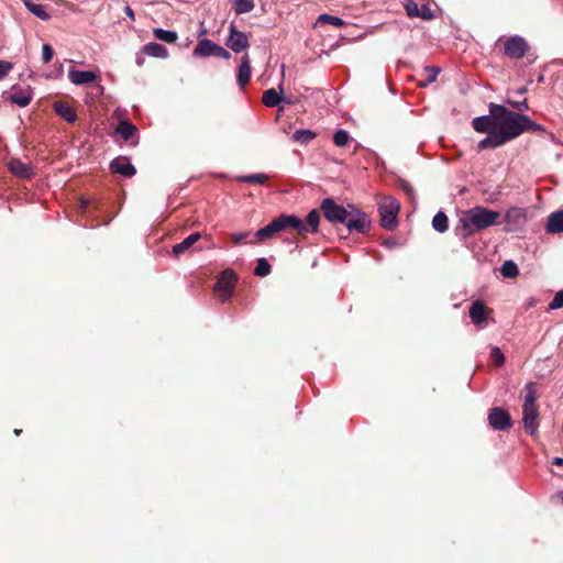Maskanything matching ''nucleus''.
Masks as SVG:
<instances>
[{
  "label": "nucleus",
  "instance_id": "obj_14",
  "mask_svg": "<svg viewBox=\"0 0 563 563\" xmlns=\"http://www.w3.org/2000/svg\"><path fill=\"white\" fill-rule=\"evenodd\" d=\"M277 219L279 223H283V230L291 228L295 229L298 234H305L308 232V228L305 222L295 214H282L277 217Z\"/></svg>",
  "mask_w": 563,
  "mask_h": 563
},
{
  "label": "nucleus",
  "instance_id": "obj_39",
  "mask_svg": "<svg viewBox=\"0 0 563 563\" xmlns=\"http://www.w3.org/2000/svg\"><path fill=\"white\" fill-rule=\"evenodd\" d=\"M271 273V265L266 258L262 257L257 261L254 274L260 277H265Z\"/></svg>",
  "mask_w": 563,
  "mask_h": 563
},
{
  "label": "nucleus",
  "instance_id": "obj_37",
  "mask_svg": "<svg viewBox=\"0 0 563 563\" xmlns=\"http://www.w3.org/2000/svg\"><path fill=\"white\" fill-rule=\"evenodd\" d=\"M233 3L236 14L251 12L255 7L253 0H233Z\"/></svg>",
  "mask_w": 563,
  "mask_h": 563
},
{
  "label": "nucleus",
  "instance_id": "obj_1",
  "mask_svg": "<svg viewBox=\"0 0 563 563\" xmlns=\"http://www.w3.org/2000/svg\"><path fill=\"white\" fill-rule=\"evenodd\" d=\"M490 114H495V132L500 135L505 143L510 142L528 131L544 132V128L529 117L514 112L497 103L489 104Z\"/></svg>",
  "mask_w": 563,
  "mask_h": 563
},
{
  "label": "nucleus",
  "instance_id": "obj_52",
  "mask_svg": "<svg viewBox=\"0 0 563 563\" xmlns=\"http://www.w3.org/2000/svg\"><path fill=\"white\" fill-rule=\"evenodd\" d=\"M553 464L554 465H562L563 464V459L562 457H554L553 459Z\"/></svg>",
  "mask_w": 563,
  "mask_h": 563
},
{
  "label": "nucleus",
  "instance_id": "obj_32",
  "mask_svg": "<svg viewBox=\"0 0 563 563\" xmlns=\"http://www.w3.org/2000/svg\"><path fill=\"white\" fill-rule=\"evenodd\" d=\"M432 227L435 231L443 233L449 228V220L444 212L439 211L432 219Z\"/></svg>",
  "mask_w": 563,
  "mask_h": 563
},
{
  "label": "nucleus",
  "instance_id": "obj_4",
  "mask_svg": "<svg viewBox=\"0 0 563 563\" xmlns=\"http://www.w3.org/2000/svg\"><path fill=\"white\" fill-rule=\"evenodd\" d=\"M324 218L332 223H345L349 209L336 205L333 199L325 198L321 203Z\"/></svg>",
  "mask_w": 563,
  "mask_h": 563
},
{
  "label": "nucleus",
  "instance_id": "obj_5",
  "mask_svg": "<svg viewBox=\"0 0 563 563\" xmlns=\"http://www.w3.org/2000/svg\"><path fill=\"white\" fill-rule=\"evenodd\" d=\"M344 224L349 231L364 233L369 229L371 221L364 212L350 206V211Z\"/></svg>",
  "mask_w": 563,
  "mask_h": 563
},
{
  "label": "nucleus",
  "instance_id": "obj_40",
  "mask_svg": "<svg viewBox=\"0 0 563 563\" xmlns=\"http://www.w3.org/2000/svg\"><path fill=\"white\" fill-rule=\"evenodd\" d=\"M526 390H527V394L525 397L523 406H537V404H536L537 395H536L533 384L532 383L527 384Z\"/></svg>",
  "mask_w": 563,
  "mask_h": 563
},
{
  "label": "nucleus",
  "instance_id": "obj_3",
  "mask_svg": "<svg viewBox=\"0 0 563 563\" xmlns=\"http://www.w3.org/2000/svg\"><path fill=\"white\" fill-rule=\"evenodd\" d=\"M380 225L387 230H394L397 225L399 203L395 198L385 197L379 202Z\"/></svg>",
  "mask_w": 563,
  "mask_h": 563
},
{
  "label": "nucleus",
  "instance_id": "obj_16",
  "mask_svg": "<svg viewBox=\"0 0 563 563\" xmlns=\"http://www.w3.org/2000/svg\"><path fill=\"white\" fill-rule=\"evenodd\" d=\"M9 170L20 178H31L33 176L32 167L18 158H11L8 163Z\"/></svg>",
  "mask_w": 563,
  "mask_h": 563
},
{
  "label": "nucleus",
  "instance_id": "obj_12",
  "mask_svg": "<svg viewBox=\"0 0 563 563\" xmlns=\"http://www.w3.org/2000/svg\"><path fill=\"white\" fill-rule=\"evenodd\" d=\"M523 411V424L527 432H529L531 435H534L538 430V406H522Z\"/></svg>",
  "mask_w": 563,
  "mask_h": 563
},
{
  "label": "nucleus",
  "instance_id": "obj_54",
  "mask_svg": "<svg viewBox=\"0 0 563 563\" xmlns=\"http://www.w3.org/2000/svg\"><path fill=\"white\" fill-rule=\"evenodd\" d=\"M21 432H22V430H21V429H14V431H13V433H14L15 435H19Z\"/></svg>",
  "mask_w": 563,
  "mask_h": 563
},
{
  "label": "nucleus",
  "instance_id": "obj_46",
  "mask_svg": "<svg viewBox=\"0 0 563 563\" xmlns=\"http://www.w3.org/2000/svg\"><path fill=\"white\" fill-rule=\"evenodd\" d=\"M12 69L13 64L11 62L0 59V80L5 78Z\"/></svg>",
  "mask_w": 563,
  "mask_h": 563
},
{
  "label": "nucleus",
  "instance_id": "obj_33",
  "mask_svg": "<svg viewBox=\"0 0 563 563\" xmlns=\"http://www.w3.org/2000/svg\"><path fill=\"white\" fill-rule=\"evenodd\" d=\"M236 179L242 183L264 185L266 183V180L268 179V176L265 174L258 173V174L239 176Z\"/></svg>",
  "mask_w": 563,
  "mask_h": 563
},
{
  "label": "nucleus",
  "instance_id": "obj_31",
  "mask_svg": "<svg viewBox=\"0 0 563 563\" xmlns=\"http://www.w3.org/2000/svg\"><path fill=\"white\" fill-rule=\"evenodd\" d=\"M153 34L157 40L169 43V44L175 43L178 38V35L176 32L159 29V27L154 29Z\"/></svg>",
  "mask_w": 563,
  "mask_h": 563
},
{
  "label": "nucleus",
  "instance_id": "obj_50",
  "mask_svg": "<svg viewBox=\"0 0 563 563\" xmlns=\"http://www.w3.org/2000/svg\"><path fill=\"white\" fill-rule=\"evenodd\" d=\"M406 10L409 16H417V14L419 13V8L415 2L408 3Z\"/></svg>",
  "mask_w": 563,
  "mask_h": 563
},
{
  "label": "nucleus",
  "instance_id": "obj_23",
  "mask_svg": "<svg viewBox=\"0 0 563 563\" xmlns=\"http://www.w3.org/2000/svg\"><path fill=\"white\" fill-rule=\"evenodd\" d=\"M142 52L147 56L157 58H166L168 56L167 48L164 45L158 44L156 42H150L145 44L142 48Z\"/></svg>",
  "mask_w": 563,
  "mask_h": 563
},
{
  "label": "nucleus",
  "instance_id": "obj_34",
  "mask_svg": "<svg viewBox=\"0 0 563 563\" xmlns=\"http://www.w3.org/2000/svg\"><path fill=\"white\" fill-rule=\"evenodd\" d=\"M314 137H316V133L312 132L311 130H308V129H306V130H297L292 134V140L295 142H299L301 144H307L310 141H312Z\"/></svg>",
  "mask_w": 563,
  "mask_h": 563
},
{
  "label": "nucleus",
  "instance_id": "obj_17",
  "mask_svg": "<svg viewBox=\"0 0 563 563\" xmlns=\"http://www.w3.org/2000/svg\"><path fill=\"white\" fill-rule=\"evenodd\" d=\"M278 89H279V91H277L274 88H271V89H267L264 91L262 101L266 107H268V108L278 107L282 103V101L285 100V98L282 97V93L284 91L283 84H280L278 86Z\"/></svg>",
  "mask_w": 563,
  "mask_h": 563
},
{
  "label": "nucleus",
  "instance_id": "obj_44",
  "mask_svg": "<svg viewBox=\"0 0 563 563\" xmlns=\"http://www.w3.org/2000/svg\"><path fill=\"white\" fill-rule=\"evenodd\" d=\"M563 307V289L558 291L552 301L550 302L549 305V308L554 310V309H560Z\"/></svg>",
  "mask_w": 563,
  "mask_h": 563
},
{
  "label": "nucleus",
  "instance_id": "obj_21",
  "mask_svg": "<svg viewBox=\"0 0 563 563\" xmlns=\"http://www.w3.org/2000/svg\"><path fill=\"white\" fill-rule=\"evenodd\" d=\"M53 108L56 114H58L68 123H74L77 120V113L75 109L67 102L56 101L54 102Z\"/></svg>",
  "mask_w": 563,
  "mask_h": 563
},
{
  "label": "nucleus",
  "instance_id": "obj_8",
  "mask_svg": "<svg viewBox=\"0 0 563 563\" xmlns=\"http://www.w3.org/2000/svg\"><path fill=\"white\" fill-rule=\"evenodd\" d=\"M225 45L234 53H241L249 47V37L244 32L239 31L234 25H231Z\"/></svg>",
  "mask_w": 563,
  "mask_h": 563
},
{
  "label": "nucleus",
  "instance_id": "obj_48",
  "mask_svg": "<svg viewBox=\"0 0 563 563\" xmlns=\"http://www.w3.org/2000/svg\"><path fill=\"white\" fill-rule=\"evenodd\" d=\"M508 103L512 108H515V109H517L519 111H527V110H529V106H528L527 100H522V101H508Z\"/></svg>",
  "mask_w": 563,
  "mask_h": 563
},
{
  "label": "nucleus",
  "instance_id": "obj_9",
  "mask_svg": "<svg viewBox=\"0 0 563 563\" xmlns=\"http://www.w3.org/2000/svg\"><path fill=\"white\" fill-rule=\"evenodd\" d=\"M489 426L495 430H507L511 427L510 416L501 408H493L488 415Z\"/></svg>",
  "mask_w": 563,
  "mask_h": 563
},
{
  "label": "nucleus",
  "instance_id": "obj_56",
  "mask_svg": "<svg viewBox=\"0 0 563 563\" xmlns=\"http://www.w3.org/2000/svg\"><path fill=\"white\" fill-rule=\"evenodd\" d=\"M284 75H285V66L283 65L282 66V76L284 77Z\"/></svg>",
  "mask_w": 563,
  "mask_h": 563
},
{
  "label": "nucleus",
  "instance_id": "obj_13",
  "mask_svg": "<svg viewBox=\"0 0 563 563\" xmlns=\"http://www.w3.org/2000/svg\"><path fill=\"white\" fill-rule=\"evenodd\" d=\"M112 173L120 174L124 177H132L135 175L136 169L125 157H117L110 163Z\"/></svg>",
  "mask_w": 563,
  "mask_h": 563
},
{
  "label": "nucleus",
  "instance_id": "obj_38",
  "mask_svg": "<svg viewBox=\"0 0 563 563\" xmlns=\"http://www.w3.org/2000/svg\"><path fill=\"white\" fill-rule=\"evenodd\" d=\"M307 223H305L308 228V231L317 232L320 221V214L317 210H311L306 219Z\"/></svg>",
  "mask_w": 563,
  "mask_h": 563
},
{
  "label": "nucleus",
  "instance_id": "obj_51",
  "mask_svg": "<svg viewBox=\"0 0 563 563\" xmlns=\"http://www.w3.org/2000/svg\"><path fill=\"white\" fill-rule=\"evenodd\" d=\"M125 13L131 20H134V12L130 7H125Z\"/></svg>",
  "mask_w": 563,
  "mask_h": 563
},
{
  "label": "nucleus",
  "instance_id": "obj_24",
  "mask_svg": "<svg viewBox=\"0 0 563 563\" xmlns=\"http://www.w3.org/2000/svg\"><path fill=\"white\" fill-rule=\"evenodd\" d=\"M201 238L199 232H195L183 240L180 243H177L173 246V253L176 256L184 254L187 250H189L196 242Z\"/></svg>",
  "mask_w": 563,
  "mask_h": 563
},
{
  "label": "nucleus",
  "instance_id": "obj_42",
  "mask_svg": "<svg viewBox=\"0 0 563 563\" xmlns=\"http://www.w3.org/2000/svg\"><path fill=\"white\" fill-rule=\"evenodd\" d=\"M490 358L497 366H501L505 363V356L501 350L497 346L492 349Z\"/></svg>",
  "mask_w": 563,
  "mask_h": 563
},
{
  "label": "nucleus",
  "instance_id": "obj_18",
  "mask_svg": "<svg viewBox=\"0 0 563 563\" xmlns=\"http://www.w3.org/2000/svg\"><path fill=\"white\" fill-rule=\"evenodd\" d=\"M495 114L482 115L474 118L472 125L476 132L488 133L495 130Z\"/></svg>",
  "mask_w": 563,
  "mask_h": 563
},
{
  "label": "nucleus",
  "instance_id": "obj_41",
  "mask_svg": "<svg viewBox=\"0 0 563 563\" xmlns=\"http://www.w3.org/2000/svg\"><path fill=\"white\" fill-rule=\"evenodd\" d=\"M350 140V135L345 130H338L333 135V142L336 146H345Z\"/></svg>",
  "mask_w": 563,
  "mask_h": 563
},
{
  "label": "nucleus",
  "instance_id": "obj_25",
  "mask_svg": "<svg viewBox=\"0 0 563 563\" xmlns=\"http://www.w3.org/2000/svg\"><path fill=\"white\" fill-rule=\"evenodd\" d=\"M283 230V223L278 222V219H274L266 227L256 231L255 235L260 240H266L272 238L275 233L280 232Z\"/></svg>",
  "mask_w": 563,
  "mask_h": 563
},
{
  "label": "nucleus",
  "instance_id": "obj_57",
  "mask_svg": "<svg viewBox=\"0 0 563 563\" xmlns=\"http://www.w3.org/2000/svg\"><path fill=\"white\" fill-rule=\"evenodd\" d=\"M102 89H103V88H102L101 86H98V90H99L100 92H102Z\"/></svg>",
  "mask_w": 563,
  "mask_h": 563
},
{
  "label": "nucleus",
  "instance_id": "obj_43",
  "mask_svg": "<svg viewBox=\"0 0 563 563\" xmlns=\"http://www.w3.org/2000/svg\"><path fill=\"white\" fill-rule=\"evenodd\" d=\"M211 56L220 57V58H223V59H230L231 54H230V52L228 49H225L224 47H222V46L218 45L217 43H214Z\"/></svg>",
  "mask_w": 563,
  "mask_h": 563
},
{
  "label": "nucleus",
  "instance_id": "obj_22",
  "mask_svg": "<svg viewBox=\"0 0 563 563\" xmlns=\"http://www.w3.org/2000/svg\"><path fill=\"white\" fill-rule=\"evenodd\" d=\"M545 228L549 233H563V210L552 212Z\"/></svg>",
  "mask_w": 563,
  "mask_h": 563
},
{
  "label": "nucleus",
  "instance_id": "obj_36",
  "mask_svg": "<svg viewBox=\"0 0 563 563\" xmlns=\"http://www.w3.org/2000/svg\"><path fill=\"white\" fill-rule=\"evenodd\" d=\"M441 69L437 66H427L424 68V73L427 75L426 79L419 84L420 87H427L428 85L434 82L437 80L438 75Z\"/></svg>",
  "mask_w": 563,
  "mask_h": 563
},
{
  "label": "nucleus",
  "instance_id": "obj_45",
  "mask_svg": "<svg viewBox=\"0 0 563 563\" xmlns=\"http://www.w3.org/2000/svg\"><path fill=\"white\" fill-rule=\"evenodd\" d=\"M54 55V49L49 44H44L42 46V60L47 64L52 60Z\"/></svg>",
  "mask_w": 563,
  "mask_h": 563
},
{
  "label": "nucleus",
  "instance_id": "obj_28",
  "mask_svg": "<svg viewBox=\"0 0 563 563\" xmlns=\"http://www.w3.org/2000/svg\"><path fill=\"white\" fill-rule=\"evenodd\" d=\"M115 132L124 140H131L137 132V129L128 121H122L118 124Z\"/></svg>",
  "mask_w": 563,
  "mask_h": 563
},
{
  "label": "nucleus",
  "instance_id": "obj_35",
  "mask_svg": "<svg viewBox=\"0 0 563 563\" xmlns=\"http://www.w3.org/2000/svg\"><path fill=\"white\" fill-rule=\"evenodd\" d=\"M500 273L505 278H515L519 274V269L515 262L506 261L500 267Z\"/></svg>",
  "mask_w": 563,
  "mask_h": 563
},
{
  "label": "nucleus",
  "instance_id": "obj_26",
  "mask_svg": "<svg viewBox=\"0 0 563 563\" xmlns=\"http://www.w3.org/2000/svg\"><path fill=\"white\" fill-rule=\"evenodd\" d=\"M506 144L498 133L490 131L489 134L478 143L479 150L497 148Z\"/></svg>",
  "mask_w": 563,
  "mask_h": 563
},
{
  "label": "nucleus",
  "instance_id": "obj_27",
  "mask_svg": "<svg viewBox=\"0 0 563 563\" xmlns=\"http://www.w3.org/2000/svg\"><path fill=\"white\" fill-rule=\"evenodd\" d=\"M214 42L203 38L200 40L194 48V56L196 57H208L212 55Z\"/></svg>",
  "mask_w": 563,
  "mask_h": 563
},
{
  "label": "nucleus",
  "instance_id": "obj_2",
  "mask_svg": "<svg viewBox=\"0 0 563 563\" xmlns=\"http://www.w3.org/2000/svg\"><path fill=\"white\" fill-rule=\"evenodd\" d=\"M500 213L481 206L467 210L460 219V223L466 234L484 230L498 223Z\"/></svg>",
  "mask_w": 563,
  "mask_h": 563
},
{
  "label": "nucleus",
  "instance_id": "obj_49",
  "mask_svg": "<svg viewBox=\"0 0 563 563\" xmlns=\"http://www.w3.org/2000/svg\"><path fill=\"white\" fill-rule=\"evenodd\" d=\"M249 233L244 232V233H234L232 234V241L234 244H241V243H245L247 238H249Z\"/></svg>",
  "mask_w": 563,
  "mask_h": 563
},
{
  "label": "nucleus",
  "instance_id": "obj_15",
  "mask_svg": "<svg viewBox=\"0 0 563 563\" xmlns=\"http://www.w3.org/2000/svg\"><path fill=\"white\" fill-rule=\"evenodd\" d=\"M470 318L472 322L482 329L487 318V309L481 300L474 301L470 307Z\"/></svg>",
  "mask_w": 563,
  "mask_h": 563
},
{
  "label": "nucleus",
  "instance_id": "obj_7",
  "mask_svg": "<svg viewBox=\"0 0 563 563\" xmlns=\"http://www.w3.org/2000/svg\"><path fill=\"white\" fill-rule=\"evenodd\" d=\"M504 47H505V54L508 57H510L512 59H519L525 56V54L528 49V44L523 37L515 35V36L509 37L505 42Z\"/></svg>",
  "mask_w": 563,
  "mask_h": 563
},
{
  "label": "nucleus",
  "instance_id": "obj_19",
  "mask_svg": "<svg viewBox=\"0 0 563 563\" xmlns=\"http://www.w3.org/2000/svg\"><path fill=\"white\" fill-rule=\"evenodd\" d=\"M252 74L251 62L249 54H244L241 58V65L238 70V84L241 89L245 87V85L250 81Z\"/></svg>",
  "mask_w": 563,
  "mask_h": 563
},
{
  "label": "nucleus",
  "instance_id": "obj_20",
  "mask_svg": "<svg viewBox=\"0 0 563 563\" xmlns=\"http://www.w3.org/2000/svg\"><path fill=\"white\" fill-rule=\"evenodd\" d=\"M8 99L19 107H26L32 100V91L30 88H13Z\"/></svg>",
  "mask_w": 563,
  "mask_h": 563
},
{
  "label": "nucleus",
  "instance_id": "obj_29",
  "mask_svg": "<svg viewBox=\"0 0 563 563\" xmlns=\"http://www.w3.org/2000/svg\"><path fill=\"white\" fill-rule=\"evenodd\" d=\"M325 23L334 25L336 27H341V26L345 25V21H343L341 18L323 13L317 18L313 26L318 27Z\"/></svg>",
  "mask_w": 563,
  "mask_h": 563
},
{
  "label": "nucleus",
  "instance_id": "obj_55",
  "mask_svg": "<svg viewBox=\"0 0 563 563\" xmlns=\"http://www.w3.org/2000/svg\"><path fill=\"white\" fill-rule=\"evenodd\" d=\"M283 102H285L287 104H292V101L290 99H287V98H285V100Z\"/></svg>",
  "mask_w": 563,
  "mask_h": 563
},
{
  "label": "nucleus",
  "instance_id": "obj_6",
  "mask_svg": "<svg viewBox=\"0 0 563 563\" xmlns=\"http://www.w3.org/2000/svg\"><path fill=\"white\" fill-rule=\"evenodd\" d=\"M236 276L233 271L227 269L222 273L220 279L214 285L217 291L223 301L228 300L233 291Z\"/></svg>",
  "mask_w": 563,
  "mask_h": 563
},
{
  "label": "nucleus",
  "instance_id": "obj_53",
  "mask_svg": "<svg viewBox=\"0 0 563 563\" xmlns=\"http://www.w3.org/2000/svg\"><path fill=\"white\" fill-rule=\"evenodd\" d=\"M143 63H144V58H143L142 56H137V57H136V64H137L139 66H142V65H143Z\"/></svg>",
  "mask_w": 563,
  "mask_h": 563
},
{
  "label": "nucleus",
  "instance_id": "obj_11",
  "mask_svg": "<svg viewBox=\"0 0 563 563\" xmlns=\"http://www.w3.org/2000/svg\"><path fill=\"white\" fill-rule=\"evenodd\" d=\"M68 78L71 84L76 86H81L85 84L97 81L99 79V74L92 70L70 69L68 73Z\"/></svg>",
  "mask_w": 563,
  "mask_h": 563
},
{
  "label": "nucleus",
  "instance_id": "obj_10",
  "mask_svg": "<svg viewBox=\"0 0 563 563\" xmlns=\"http://www.w3.org/2000/svg\"><path fill=\"white\" fill-rule=\"evenodd\" d=\"M527 212L522 208L514 207L506 211L504 221L509 230L514 231L525 224Z\"/></svg>",
  "mask_w": 563,
  "mask_h": 563
},
{
  "label": "nucleus",
  "instance_id": "obj_30",
  "mask_svg": "<svg viewBox=\"0 0 563 563\" xmlns=\"http://www.w3.org/2000/svg\"><path fill=\"white\" fill-rule=\"evenodd\" d=\"M24 4L29 9V11L32 12L38 19L47 21L51 18L45 7L42 4L33 3L30 0H25Z\"/></svg>",
  "mask_w": 563,
  "mask_h": 563
},
{
  "label": "nucleus",
  "instance_id": "obj_47",
  "mask_svg": "<svg viewBox=\"0 0 563 563\" xmlns=\"http://www.w3.org/2000/svg\"><path fill=\"white\" fill-rule=\"evenodd\" d=\"M417 16H421L424 20H430L433 19L434 14L428 5H422L419 9V13L417 14Z\"/></svg>",
  "mask_w": 563,
  "mask_h": 563
}]
</instances>
